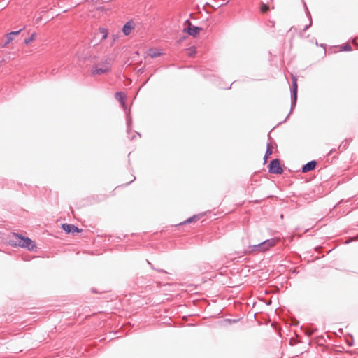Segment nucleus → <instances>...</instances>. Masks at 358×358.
I'll list each match as a JSON object with an SVG mask.
<instances>
[{
	"label": "nucleus",
	"mask_w": 358,
	"mask_h": 358,
	"mask_svg": "<svg viewBox=\"0 0 358 358\" xmlns=\"http://www.w3.org/2000/svg\"><path fill=\"white\" fill-rule=\"evenodd\" d=\"M111 60L107 59L94 65L92 69L91 74L93 76H100L102 74H108L111 70Z\"/></svg>",
	"instance_id": "f257e3e1"
},
{
	"label": "nucleus",
	"mask_w": 358,
	"mask_h": 358,
	"mask_svg": "<svg viewBox=\"0 0 358 358\" xmlns=\"http://www.w3.org/2000/svg\"><path fill=\"white\" fill-rule=\"evenodd\" d=\"M14 237L16 238L17 243L19 246L33 251L36 248V245L34 241L28 237L22 236L18 234H14Z\"/></svg>",
	"instance_id": "f03ea898"
},
{
	"label": "nucleus",
	"mask_w": 358,
	"mask_h": 358,
	"mask_svg": "<svg viewBox=\"0 0 358 358\" xmlns=\"http://www.w3.org/2000/svg\"><path fill=\"white\" fill-rule=\"evenodd\" d=\"M278 242V239L272 238L266 240L259 245H253L254 249H260L262 251L267 250L268 248L274 246Z\"/></svg>",
	"instance_id": "7ed1b4c3"
},
{
	"label": "nucleus",
	"mask_w": 358,
	"mask_h": 358,
	"mask_svg": "<svg viewBox=\"0 0 358 358\" xmlns=\"http://www.w3.org/2000/svg\"><path fill=\"white\" fill-rule=\"evenodd\" d=\"M268 169L269 172L271 173L281 174L283 171L278 159L272 160L268 166Z\"/></svg>",
	"instance_id": "20e7f679"
},
{
	"label": "nucleus",
	"mask_w": 358,
	"mask_h": 358,
	"mask_svg": "<svg viewBox=\"0 0 358 358\" xmlns=\"http://www.w3.org/2000/svg\"><path fill=\"white\" fill-rule=\"evenodd\" d=\"M185 24L188 25V27L187 29H185V31H187L189 35L195 37L199 34L201 28L194 26L192 27L189 20L185 21Z\"/></svg>",
	"instance_id": "39448f33"
},
{
	"label": "nucleus",
	"mask_w": 358,
	"mask_h": 358,
	"mask_svg": "<svg viewBox=\"0 0 358 358\" xmlns=\"http://www.w3.org/2000/svg\"><path fill=\"white\" fill-rule=\"evenodd\" d=\"M62 228L66 234L71 233L74 234L76 233H79L81 231L75 225L69 224H63L62 225Z\"/></svg>",
	"instance_id": "423d86ee"
},
{
	"label": "nucleus",
	"mask_w": 358,
	"mask_h": 358,
	"mask_svg": "<svg viewBox=\"0 0 358 358\" xmlns=\"http://www.w3.org/2000/svg\"><path fill=\"white\" fill-rule=\"evenodd\" d=\"M136 24L135 23L130 20L127 22L122 28V32L125 36H129L131 31L135 29Z\"/></svg>",
	"instance_id": "0eeeda50"
},
{
	"label": "nucleus",
	"mask_w": 358,
	"mask_h": 358,
	"mask_svg": "<svg viewBox=\"0 0 358 358\" xmlns=\"http://www.w3.org/2000/svg\"><path fill=\"white\" fill-rule=\"evenodd\" d=\"M21 30L16 31H12L8 34H7L5 36V43L3 44V47H6L10 43H11L13 41H14L15 37L17 36L20 33Z\"/></svg>",
	"instance_id": "6e6552de"
},
{
	"label": "nucleus",
	"mask_w": 358,
	"mask_h": 358,
	"mask_svg": "<svg viewBox=\"0 0 358 358\" xmlns=\"http://www.w3.org/2000/svg\"><path fill=\"white\" fill-rule=\"evenodd\" d=\"M316 162L315 161H311L305 164L302 168L303 173H307L313 170L315 168Z\"/></svg>",
	"instance_id": "1a4fd4ad"
},
{
	"label": "nucleus",
	"mask_w": 358,
	"mask_h": 358,
	"mask_svg": "<svg viewBox=\"0 0 358 358\" xmlns=\"http://www.w3.org/2000/svg\"><path fill=\"white\" fill-rule=\"evenodd\" d=\"M162 54L163 53L161 51V50H158V49H150L148 51V55L152 58L160 57L161 55H162Z\"/></svg>",
	"instance_id": "9d476101"
},
{
	"label": "nucleus",
	"mask_w": 358,
	"mask_h": 358,
	"mask_svg": "<svg viewBox=\"0 0 358 358\" xmlns=\"http://www.w3.org/2000/svg\"><path fill=\"white\" fill-rule=\"evenodd\" d=\"M98 34L101 36V40H105L108 37V31L106 29L100 27L98 30Z\"/></svg>",
	"instance_id": "9b49d317"
},
{
	"label": "nucleus",
	"mask_w": 358,
	"mask_h": 358,
	"mask_svg": "<svg viewBox=\"0 0 358 358\" xmlns=\"http://www.w3.org/2000/svg\"><path fill=\"white\" fill-rule=\"evenodd\" d=\"M273 152V147L271 145H267V150L264 156V161L266 162L267 159L270 157Z\"/></svg>",
	"instance_id": "f8f14e48"
},
{
	"label": "nucleus",
	"mask_w": 358,
	"mask_h": 358,
	"mask_svg": "<svg viewBox=\"0 0 358 358\" xmlns=\"http://www.w3.org/2000/svg\"><path fill=\"white\" fill-rule=\"evenodd\" d=\"M259 9L262 13H266L268 11H269L270 8L267 4L262 2L260 4Z\"/></svg>",
	"instance_id": "ddd939ff"
},
{
	"label": "nucleus",
	"mask_w": 358,
	"mask_h": 358,
	"mask_svg": "<svg viewBox=\"0 0 358 358\" xmlns=\"http://www.w3.org/2000/svg\"><path fill=\"white\" fill-rule=\"evenodd\" d=\"M36 38V34L34 32V33H32L31 35L30 36V37L26 38L24 40V43L26 45H29L31 42H33Z\"/></svg>",
	"instance_id": "4468645a"
},
{
	"label": "nucleus",
	"mask_w": 358,
	"mask_h": 358,
	"mask_svg": "<svg viewBox=\"0 0 358 358\" xmlns=\"http://www.w3.org/2000/svg\"><path fill=\"white\" fill-rule=\"evenodd\" d=\"M199 218H200L199 215H194V216H193V217L186 220L185 221H184L182 223H181V224L190 223V222H192L193 221L198 220Z\"/></svg>",
	"instance_id": "2eb2a0df"
},
{
	"label": "nucleus",
	"mask_w": 358,
	"mask_h": 358,
	"mask_svg": "<svg viewBox=\"0 0 358 358\" xmlns=\"http://www.w3.org/2000/svg\"><path fill=\"white\" fill-rule=\"evenodd\" d=\"M194 54H196V48L194 47L190 48L188 50V55L192 57Z\"/></svg>",
	"instance_id": "dca6fc26"
},
{
	"label": "nucleus",
	"mask_w": 358,
	"mask_h": 358,
	"mask_svg": "<svg viewBox=\"0 0 358 358\" xmlns=\"http://www.w3.org/2000/svg\"><path fill=\"white\" fill-rule=\"evenodd\" d=\"M116 97L117 99H119L120 100H122L123 99V97H124V94L122 93H120H120H117L116 94Z\"/></svg>",
	"instance_id": "f3484780"
},
{
	"label": "nucleus",
	"mask_w": 358,
	"mask_h": 358,
	"mask_svg": "<svg viewBox=\"0 0 358 358\" xmlns=\"http://www.w3.org/2000/svg\"><path fill=\"white\" fill-rule=\"evenodd\" d=\"M293 86H294V93L296 94L297 85H296V80L295 78L294 79Z\"/></svg>",
	"instance_id": "a211bd4d"
}]
</instances>
